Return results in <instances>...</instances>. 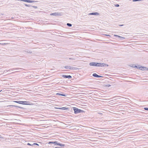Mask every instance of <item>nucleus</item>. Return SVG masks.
<instances>
[{
  "mask_svg": "<svg viewBox=\"0 0 148 148\" xmlns=\"http://www.w3.org/2000/svg\"><path fill=\"white\" fill-rule=\"evenodd\" d=\"M115 6L116 7H118L119 6V5L118 4H116L115 5Z\"/></svg>",
  "mask_w": 148,
  "mask_h": 148,
  "instance_id": "32",
  "label": "nucleus"
},
{
  "mask_svg": "<svg viewBox=\"0 0 148 148\" xmlns=\"http://www.w3.org/2000/svg\"><path fill=\"white\" fill-rule=\"evenodd\" d=\"M33 145L39 146V145L37 143H34L33 144Z\"/></svg>",
  "mask_w": 148,
  "mask_h": 148,
  "instance_id": "28",
  "label": "nucleus"
},
{
  "mask_svg": "<svg viewBox=\"0 0 148 148\" xmlns=\"http://www.w3.org/2000/svg\"><path fill=\"white\" fill-rule=\"evenodd\" d=\"M89 15H99V14L97 12H94L90 13L88 14Z\"/></svg>",
  "mask_w": 148,
  "mask_h": 148,
  "instance_id": "8",
  "label": "nucleus"
},
{
  "mask_svg": "<svg viewBox=\"0 0 148 148\" xmlns=\"http://www.w3.org/2000/svg\"><path fill=\"white\" fill-rule=\"evenodd\" d=\"M101 67H108V65L104 63H101Z\"/></svg>",
  "mask_w": 148,
  "mask_h": 148,
  "instance_id": "14",
  "label": "nucleus"
},
{
  "mask_svg": "<svg viewBox=\"0 0 148 148\" xmlns=\"http://www.w3.org/2000/svg\"><path fill=\"white\" fill-rule=\"evenodd\" d=\"M66 25L69 27H71L72 26V24L69 23H67Z\"/></svg>",
  "mask_w": 148,
  "mask_h": 148,
  "instance_id": "22",
  "label": "nucleus"
},
{
  "mask_svg": "<svg viewBox=\"0 0 148 148\" xmlns=\"http://www.w3.org/2000/svg\"><path fill=\"white\" fill-rule=\"evenodd\" d=\"M125 39V37H123L121 36V37H120V38H119V40H123Z\"/></svg>",
  "mask_w": 148,
  "mask_h": 148,
  "instance_id": "20",
  "label": "nucleus"
},
{
  "mask_svg": "<svg viewBox=\"0 0 148 148\" xmlns=\"http://www.w3.org/2000/svg\"><path fill=\"white\" fill-rule=\"evenodd\" d=\"M89 65L90 66H96V62H91L89 63Z\"/></svg>",
  "mask_w": 148,
  "mask_h": 148,
  "instance_id": "12",
  "label": "nucleus"
},
{
  "mask_svg": "<svg viewBox=\"0 0 148 148\" xmlns=\"http://www.w3.org/2000/svg\"><path fill=\"white\" fill-rule=\"evenodd\" d=\"M64 68L65 69H69V66H65L64 67Z\"/></svg>",
  "mask_w": 148,
  "mask_h": 148,
  "instance_id": "25",
  "label": "nucleus"
},
{
  "mask_svg": "<svg viewBox=\"0 0 148 148\" xmlns=\"http://www.w3.org/2000/svg\"><path fill=\"white\" fill-rule=\"evenodd\" d=\"M102 77H103L102 76L98 75L97 77L101 78Z\"/></svg>",
  "mask_w": 148,
  "mask_h": 148,
  "instance_id": "33",
  "label": "nucleus"
},
{
  "mask_svg": "<svg viewBox=\"0 0 148 148\" xmlns=\"http://www.w3.org/2000/svg\"><path fill=\"white\" fill-rule=\"evenodd\" d=\"M23 1L27 2V3H33V2H36V1H32V0H22Z\"/></svg>",
  "mask_w": 148,
  "mask_h": 148,
  "instance_id": "9",
  "label": "nucleus"
},
{
  "mask_svg": "<svg viewBox=\"0 0 148 148\" xmlns=\"http://www.w3.org/2000/svg\"><path fill=\"white\" fill-rule=\"evenodd\" d=\"M24 51L25 52H27L29 53H32V52L31 51L28 50H25Z\"/></svg>",
  "mask_w": 148,
  "mask_h": 148,
  "instance_id": "15",
  "label": "nucleus"
},
{
  "mask_svg": "<svg viewBox=\"0 0 148 148\" xmlns=\"http://www.w3.org/2000/svg\"><path fill=\"white\" fill-rule=\"evenodd\" d=\"M144 109L145 110L148 111V108L145 107L144 108Z\"/></svg>",
  "mask_w": 148,
  "mask_h": 148,
  "instance_id": "29",
  "label": "nucleus"
},
{
  "mask_svg": "<svg viewBox=\"0 0 148 148\" xmlns=\"http://www.w3.org/2000/svg\"><path fill=\"white\" fill-rule=\"evenodd\" d=\"M143 0H133L132 1L133 2H136L137 1H142Z\"/></svg>",
  "mask_w": 148,
  "mask_h": 148,
  "instance_id": "26",
  "label": "nucleus"
},
{
  "mask_svg": "<svg viewBox=\"0 0 148 148\" xmlns=\"http://www.w3.org/2000/svg\"><path fill=\"white\" fill-rule=\"evenodd\" d=\"M101 63L96 62V66L101 67Z\"/></svg>",
  "mask_w": 148,
  "mask_h": 148,
  "instance_id": "17",
  "label": "nucleus"
},
{
  "mask_svg": "<svg viewBox=\"0 0 148 148\" xmlns=\"http://www.w3.org/2000/svg\"><path fill=\"white\" fill-rule=\"evenodd\" d=\"M55 148H60V147H55Z\"/></svg>",
  "mask_w": 148,
  "mask_h": 148,
  "instance_id": "37",
  "label": "nucleus"
},
{
  "mask_svg": "<svg viewBox=\"0 0 148 148\" xmlns=\"http://www.w3.org/2000/svg\"><path fill=\"white\" fill-rule=\"evenodd\" d=\"M69 59H70V60H75V58H69Z\"/></svg>",
  "mask_w": 148,
  "mask_h": 148,
  "instance_id": "31",
  "label": "nucleus"
},
{
  "mask_svg": "<svg viewBox=\"0 0 148 148\" xmlns=\"http://www.w3.org/2000/svg\"><path fill=\"white\" fill-rule=\"evenodd\" d=\"M62 92H61V93H57L56 94V95H61L65 97L67 95V94H62Z\"/></svg>",
  "mask_w": 148,
  "mask_h": 148,
  "instance_id": "7",
  "label": "nucleus"
},
{
  "mask_svg": "<svg viewBox=\"0 0 148 148\" xmlns=\"http://www.w3.org/2000/svg\"><path fill=\"white\" fill-rule=\"evenodd\" d=\"M13 102L16 103L20 104L25 105H32L33 103L29 101H14Z\"/></svg>",
  "mask_w": 148,
  "mask_h": 148,
  "instance_id": "1",
  "label": "nucleus"
},
{
  "mask_svg": "<svg viewBox=\"0 0 148 148\" xmlns=\"http://www.w3.org/2000/svg\"><path fill=\"white\" fill-rule=\"evenodd\" d=\"M56 108L59 109H62L63 110H67L69 109L68 108H66L65 107H63L62 108Z\"/></svg>",
  "mask_w": 148,
  "mask_h": 148,
  "instance_id": "13",
  "label": "nucleus"
},
{
  "mask_svg": "<svg viewBox=\"0 0 148 148\" xmlns=\"http://www.w3.org/2000/svg\"><path fill=\"white\" fill-rule=\"evenodd\" d=\"M62 77L64 78H67L68 79H71L72 76L70 75H62Z\"/></svg>",
  "mask_w": 148,
  "mask_h": 148,
  "instance_id": "5",
  "label": "nucleus"
},
{
  "mask_svg": "<svg viewBox=\"0 0 148 148\" xmlns=\"http://www.w3.org/2000/svg\"><path fill=\"white\" fill-rule=\"evenodd\" d=\"M123 25H123V24L119 25V26H123Z\"/></svg>",
  "mask_w": 148,
  "mask_h": 148,
  "instance_id": "34",
  "label": "nucleus"
},
{
  "mask_svg": "<svg viewBox=\"0 0 148 148\" xmlns=\"http://www.w3.org/2000/svg\"><path fill=\"white\" fill-rule=\"evenodd\" d=\"M98 114H101L102 113H98Z\"/></svg>",
  "mask_w": 148,
  "mask_h": 148,
  "instance_id": "38",
  "label": "nucleus"
},
{
  "mask_svg": "<svg viewBox=\"0 0 148 148\" xmlns=\"http://www.w3.org/2000/svg\"><path fill=\"white\" fill-rule=\"evenodd\" d=\"M69 69L70 70H77L78 69V68L75 67L71 66H69Z\"/></svg>",
  "mask_w": 148,
  "mask_h": 148,
  "instance_id": "10",
  "label": "nucleus"
},
{
  "mask_svg": "<svg viewBox=\"0 0 148 148\" xmlns=\"http://www.w3.org/2000/svg\"><path fill=\"white\" fill-rule=\"evenodd\" d=\"M132 67H133L134 68V66H134V64H132Z\"/></svg>",
  "mask_w": 148,
  "mask_h": 148,
  "instance_id": "36",
  "label": "nucleus"
},
{
  "mask_svg": "<svg viewBox=\"0 0 148 148\" xmlns=\"http://www.w3.org/2000/svg\"><path fill=\"white\" fill-rule=\"evenodd\" d=\"M27 145H30V146H32V145H33V144H30V143H28L27 144Z\"/></svg>",
  "mask_w": 148,
  "mask_h": 148,
  "instance_id": "30",
  "label": "nucleus"
},
{
  "mask_svg": "<svg viewBox=\"0 0 148 148\" xmlns=\"http://www.w3.org/2000/svg\"><path fill=\"white\" fill-rule=\"evenodd\" d=\"M8 44V43H0V45H5Z\"/></svg>",
  "mask_w": 148,
  "mask_h": 148,
  "instance_id": "24",
  "label": "nucleus"
},
{
  "mask_svg": "<svg viewBox=\"0 0 148 148\" xmlns=\"http://www.w3.org/2000/svg\"><path fill=\"white\" fill-rule=\"evenodd\" d=\"M61 15L60 13L59 12H55L53 13H51L50 14L51 15H53L55 16H59Z\"/></svg>",
  "mask_w": 148,
  "mask_h": 148,
  "instance_id": "6",
  "label": "nucleus"
},
{
  "mask_svg": "<svg viewBox=\"0 0 148 148\" xmlns=\"http://www.w3.org/2000/svg\"><path fill=\"white\" fill-rule=\"evenodd\" d=\"M9 106L11 107H16V108H18L21 109L22 110H24L25 109L24 108H23V107L18 106H15V105H10Z\"/></svg>",
  "mask_w": 148,
  "mask_h": 148,
  "instance_id": "4",
  "label": "nucleus"
},
{
  "mask_svg": "<svg viewBox=\"0 0 148 148\" xmlns=\"http://www.w3.org/2000/svg\"><path fill=\"white\" fill-rule=\"evenodd\" d=\"M98 75H97L96 73H94L93 74H92V76L93 77H97Z\"/></svg>",
  "mask_w": 148,
  "mask_h": 148,
  "instance_id": "18",
  "label": "nucleus"
},
{
  "mask_svg": "<svg viewBox=\"0 0 148 148\" xmlns=\"http://www.w3.org/2000/svg\"><path fill=\"white\" fill-rule=\"evenodd\" d=\"M57 145H59L61 147H64L65 145L64 144H62L60 143H58V144H57Z\"/></svg>",
  "mask_w": 148,
  "mask_h": 148,
  "instance_id": "16",
  "label": "nucleus"
},
{
  "mask_svg": "<svg viewBox=\"0 0 148 148\" xmlns=\"http://www.w3.org/2000/svg\"><path fill=\"white\" fill-rule=\"evenodd\" d=\"M73 109L75 114L84 112V111L75 107H73Z\"/></svg>",
  "mask_w": 148,
  "mask_h": 148,
  "instance_id": "2",
  "label": "nucleus"
},
{
  "mask_svg": "<svg viewBox=\"0 0 148 148\" xmlns=\"http://www.w3.org/2000/svg\"><path fill=\"white\" fill-rule=\"evenodd\" d=\"M140 65L136 66L135 65L134 67L138 69H139L142 70H148V68L146 67H144L142 66H139Z\"/></svg>",
  "mask_w": 148,
  "mask_h": 148,
  "instance_id": "3",
  "label": "nucleus"
},
{
  "mask_svg": "<svg viewBox=\"0 0 148 148\" xmlns=\"http://www.w3.org/2000/svg\"><path fill=\"white\" fill-rule=\"evenodd\" d=\"M114 37H117L119 38H120L121 37V36H119V35H115V34L114 35Z\"/></svg>",
  "mask_w": 148,
  "mask_h": 148,
  "instance_id": "21",
  "label": "nucleus"
},
{
  "mask_svg": "<svg viewBox=\"0 0 148 148\" xmlns=\"http://www.w3.org/2000/svg\"><path fill=\"white\" fill-rule=\"evenodd\" d=\"M24 4L26 6L28 7H32V5H28L26 4H25L24 3Z\"/></svg>",
  "mask_w": 148,
  "mask_h": 148,
  "instance_id": "19",
  "label": "nucleus"
},
{
  "mask_svg": "<svg viewBox=\"0 0 148 148\" xmlns=\"http://www.w3.org/2000/svg\"><path fill=\"white\" fill-rule=\"evenodd\" d=\"M16 69L18 70V71H20L19 70H21V69H19V68H18Z\"/></svg>",
  "mask_w": 148,
  "mask_h": 148,
  "instance_id": "35",
  "label": "nucleus"
},
{
  "mask_svg": "<svg viewBox=\"0 0 148 148\" xmlns=\"http://www.w3.org/2000/svg\"><path fill=\"white\" fill-rule=\"evenodd\" d=\"M32 7L34 8L35 9H36L37 8V6L32 5Z\"/></svg>",
  "mask_w": 148,
  "mask_h": 148,
  "instance_id": "27",
  "label": "nucleus"
},
{
  "mask_svg": "<svg viewBox=\"0 0 148 148\" xmlns=\"http://www.w3.org/2000/svg\"><path fill=\"white\" fill-rule=\"evenodd\" d=\"M49 144H54V145H57L58 142L57 141H50L48 143Z\"/></svg>",
  "mask_w": 148,
  "mask_h": 148,
  "instance_id": "11",
  "label": "nucleus"
},
{
  "mask_svg": "<svg viewBox=\"0 0 148 148\" xmlns=\"http://www.w3.org/2000/svg\"><path fill=\"white\" fill-rule=\"evenodd\" d=\"M105 86L106 87H109L111 86V85L110 84H107L105 85Z\"/></svg>",
  "mask_w": 148,
  "mask_h": 148,
  "instance_id": "23",
  "label": "nucleus"
}]
</instances>
